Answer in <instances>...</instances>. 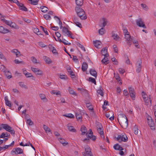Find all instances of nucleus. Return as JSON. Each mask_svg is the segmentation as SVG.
I'll use <instances>...</instances> for the list:
<instances>
[{"label": "nucleus", "mask_w": 156, "mask_h": 156, "mask_svg": "<svg viewBox=\"0 0 156 156\" xmlns=\"http://www.w3.org/2000/svg\"><path fill=\"white\" fill-rule=\"evenodd\" d=\"M118 121L121 126L126 129L128 127V119L124 114H120L118 116Z\"/></svg>", "instance_id": "obj_1"}, {"label": "nucleus", "mask_w": 156, "mask_h": 156, "mask_svg": "<svg viewBox=\"0 0 156 156\" xmlns=\"http://www.w3.org/2000/svg\"><path fill=\"white\" fill-rule=\"evenodd\" d=\"M80 6H76L75 8V10L77 14V15L80 18L83 20H85L87 19V17L85 15V12Z\"/></svg>", "instance_id": "obj_2"}, {"label": "nucleus", "mask_w": 156, "mask_h": 156, "mask_svg": "<svg viewBox=\"0 0 156 156\" xmlns=\"http://www.w3.org/2000/svg\"><path fill=\"white\" fill-rule=\"evenodd\" d=\"M115 138L119 143H121L122 141L126 142L128 140L127 137L126 135H118L117 137H115Z\"/></svg>", "instance_id": "obj_3"}, {"label": "nucleus", "mask_w": 156, "mask_h": 156, "mask_svg": "<svg viewBox=\"0 0 156 156\" xmlns=\"http://www.w3.org/2000/svg\"><path fill=\"white\" fill-rule=\"evenodd\" d=\"M85 151L82 152L83 156H93L91 152V150L90 147H87L85 148Z\"/></svg>", "instance_id": "obj_4"}, {"label": "nucleus", "mask_w": 156, "mask_h": 156, "mask_svg": "<svg viewBox=\"0 0 156 156\" xmlns=\"http://www.w3.org/2000/svg\"><path fill=\"white\" fill-rule=\"evenodd\" d=\"M23 153V150L20 148L16 147L14 148L11 151V153L12 155H14V153L15 154H22Z\"/></svg>", "instance_id": "obj_5"}, {"label": "nucleus", "mask_w": 156, "mask_h": 156, "mask_svg": "<svg viewBox=\"0 0 156 156\" xmlns=\"http://www.w3.org/2000/svg\"><path fill=\"white\" fill-rule=\"evenodd\" d=\"M86 135L87 137L89 138L93 141H95L96 139V136H95L93 135V132L91 129H89L88 133L87 132L86 133Z\"/></svg>", "instance_id": "obj_6"}, {"label": "nucleus", "mask_w": 156, "mask_h": 156, "mask_svg": "<svg viewBox=\"0 0 156 156\" xmlns=\"http://www.w3.org/2000/svg\"><path fill=\"white\" fill-rule=\"evenodd\" d=\"M136 24L139 27H143L144 28L146 29V27L145 25L144 22L143 21L142 19L141 18H139L137 19L136 20Z\"/></svg>", "instance_id": "obj_7"}, {"label": "nucleus", "mask_w": 156, "mask_h": 156, "mask_svg": "<svg viewBox=\"0 0 156 156\" xmlns=\"http://www.w3.org/2000/svg\"><path fill=\"white\" fill-rule=\"evenodd\" d=\"M128 90L130 97L133 100H135V93L134 89L132 87H129L128 88Z\"/></svg>", "instance_id": "obj_8"}, {"label": "nucleus", "mask_w": 156, "mask_h": 156, "mask_svg": "<svg viewBox=\"0 0 156 156\" xmlns=\"http://www.w3.org/2000/svg\"><path fill=\"white\" fill-rule=\"evenodd\" d=\"M125 38L126 39V41L127 43L129 46L131 45V43L133 41V38L131 37L129 33L124 34Z\"/></svg>", "instance_id": "obj_9"}, {"label": "nucleus", "mask_w": 156, "mask_h": 156, "mask_svg": "<svg viewBox=\"0 0 156 156\" xmlns=\"http://www.w3.org/2000/svg\"><path fill=\"white\" fill-rule=\"evenodd\" d=\"M142 62L141 59L137 61L136 64V71L137 73H139L141 70Z\"/></svg>", "instance_id": "obj_10"}, {"label": "nucleus", "mask_w": 156, "mask_h": 156, "mask_svg": "<svg viewBox=\"0 0 156 156\" xmlns=\"http://www.w3.org/2000/svg\"><path fill=\"white\" fill-rule=\"evenodd\" d=\"M97 128H98V131L99 133L101 135V137L103 136V138H104V132L103 129H102V126L101 124L98 123L97 125Z\"/></svg>", "instance_id": "obj_11"}, {"label": "nucleus", "mask_w": 156, "mask_h": 156, "mask_svg": "<svg viewBox=\"0 0 156 156\" xmlns=\"http://www.w3.org/2000/svg\"><path fill=\"white\" fill-rule=\"evenodd\" d=\"M147 120L148 124L149 126L150 127H154V123L151 117L150 116L148 117L147 118Z\"/></svg>", "instance_id": "obj_12"}, {"label": "nucleus", "mask_w": 156, "mask_h": 156, "mask_svg": "<svg viewBox=\"0 0 156 156\" xmlns=\"http://www.w3.org/2000/svg\"><path fill=\"white\" fill-rule=\"evenodd\" d=\"M107 48L105 47L103 48L101 51V53L103 55H104L105 57H107L108 56V54L107 53Z\"/></svg>", "instance_id": "obj_13"}, {"label": "nucleus", "mask_w": 156, "mask_h": 156, "mask_svg": "<svg viewBox=\"0 0 156 156\" xmlns=\"http://www.w3.org/2000/svg\"><path fill=\"white\" fill-rule=\"evenodd\" d=\"M49 48L50 50H51L52 53L55 55H58V53L57 51L55 49L54 47H53L51 45H49Z\"/></svg>", "instance_id": "obj_14"}, {"label": "nucleus", "mask_w": 156, "mask_h": 156, "mask_svg": "<svg viewBox=\"0 0 156 156\" xmlns=\"http://www.w3.org/2000/svg\"><path fill=\"white\" fill-rule=\"evenodd\" d=\"M114 148L116 150L122 151L124 149L119 145L118 144H115L113 146Z\"/></svg>", "instance_id": "obj_15"}, {"label": "nucleus", "mask_w": 156, "mask_h": 156, "mask_svg": "<svg viewBox=\"0 0 156 156\" xmlns=\"http://www.w3.org/2000/svg\"><path fill=\"white\" fill-rule=\"evenodd\" d=\"M90 73L94 77L96 78L97 76V73L96 70L93 69H90L89 70Z\"/></svg>", "instance_id": "obj_16"}, {"label": "nucleus", "mask_w": 156, "mask_h": 156, "mask_svg": "<svg viewBox=\"0 0 156 156\" xmlns=\"http://www.w3.org/2000/svg\"><path fill=\"white\" fill-rule=\"evenodd\" d=\"M9 32V30L4 28L2 26L0 27V32L3 34H6Z\"/></svg>", "instance_id": "obj_17"}, {"label": "nucleus", "mask_w": 156, "mask_h": 156, "mask_svg": "<svg viewBox=\"0 0 156 156\" xmlns=\"http://www.w3.org/2000/svg\"><path fill=\"white\" fill-rule=\"evenodd\" d=\"M4 69H2V70L3 72L5 73V75L7 76V78L8 79H10L12 77V76L11 75L9 71H7L5 70V68L4 67Z\"/></svg>", "instance_id": "obj_18"}, {"label": "nucleus", "mask_w": 156, "mask_h": 156, "mask_svg": "<svg viewBox=\"0 0 156 156\" xmlns=\"http://www.w3.org/2000/svg\"><path fill=\"white\" fill-rule=\"evenodd\" d=\"M80 130L82 132V135H84L85 134H86V133L87 132V128L84 125H82L81 126Z\"/></svg>", "instance_id": "obj_19"}, {"label": "nucleus", "mask_w": 156, "mask_h": 156, "mask_svg": "<svg viewBox=\"0 0 156 156\" xmlns=\"http://www.w3.org/2000/svg\"><path fill=\"white\" fill-rule=\"evenodd\" d=\"M58 140L60 143L62 144L63 146H65L68 144V143L65 140L62 138H58Z\"/></svg>", "instance_id": "obj_20"}, {"label": "nucleus", "mask_w": 156, "mask_h": 156, "mask_svg": "<svg viewBox=\"0 0 156 156\" xmlns=\"http://www.w3.org/2000/svg\"><path fill=\"white\" fill-rule=\"evenodd\" d=\"M70 124H68L67 126L69 130L72 132H76V130L74 128V127L73 126H70Z\"/></svg>", "instance_id": "obj_21"}, {"label": "nucleus", "mask_w": 156, "mask_h": 156, "mask_svg": "<svg viewBox=\"0 0 156 156\" xmlns=\"http://www.w3.org/2000/svg\"><path fill=\"white\" fill-rule=\"evenodd\" d=\"M88 67V65L87 63L85 62H84L83 63L82 66V69L83 72H85L87 70Z\"/></svg>", "instance_id": "obj_22"}, {"label": "nucleus", "mask_w": 156, "mask_h": 156, "mask_svg": "<svg viewBox=\"0 0 156 156\" xmlns=\"http://www.w3.org/2000/svg\"><path fill=\"white\" fill-rule=\"evenodd\" d=\"M19 8L20 9L22 10L25 11H28L27 9L24 6V5L23 3L20 4V5H19Z\"/></svg>", "instance_id": "obj_23"}, {"label": "nucleus", "mask_w": 156, "mask_h": 156, "mask_svg": "<svg viewBox=\"0 0 156 156\" xmlns=\"http://www.w3.org/2000/svg\"><path fill=\"white\" fill-rule=\"evenodd\" d=\"M43 59L47 64H50L51 62V61L50 58L46 56H44Z\"/></svg>", "instance_id": "obj_24"}, {"label": "nucleus", "mask_w": 156, "mask_h": 156, "mask_svg": "<svg viewBox=\"0 0 156 156\" xmlns=\"http://www.w3.org/2000/svg\"><path fill=\"white\" fill-rule=\"evenodd\" d=\"M76 3L77 6H81L83 4V0H76Z\"/></svg>", "instance_id": "obj_25"}, {"label": "nucleus", "mask_w": 156, "mask_h": 156, "mask_svg": "<svg viewBox=\"0 0 156 156\" xmlns=\"http://www.w3.org/2000/svg\"><path fill=\"white\" fill-rule=\"evenodd\" d=\"M6 105L9 107H11V102L8 100V97L6 96L5 98Z\"/></svg>", "instance_id": "obj_26"}, {"label": "nucleus", "mask_w": 156, "mask_h": 156, "mask_svg": "<svg viewBox=\"0 0 156 156\" xmlns=\"http://www.w3.org/2000/svg\"><path fill=\"white\" fill-rule=\"evenodd\" d=\"M101 42L99 41H93V44L94 46L98 48V46L101 45Z\"/></svg>", "instance_id": "obj_27"}, {"label": "nucleus", "mask_w": 156, "mask_h": 156, "mask_svg": "<svg viewBox=\"0 0 156 156\" xmlns=\"http://www.w3.org/2000/svg\"><path fill=\"white\" fill-rule=\"evenodd\" d=\"M10 27H11L14 28L15 29H18L19 28V26L17 25L15 23L11 22Z\"/></svg>", "instance_id": "obj_28"}, {"label": "nucleus", "mask_w": 156, "mask_h": 156, "mask_svg": "<svg viewBox=\"0 0 156 156\" xmlns=\"http://www.w3.org/2000/svg\"><path fill=\"white\" fill-rule=\"evenodd\" d=\"M40 9H41V11L43 12H45L48 11V8L45 6H41L40 7Z\"/></svg>", "instance_id": "obj_29"}, {"label": "nucleus", "mask_w": 156, "mask_h": 156, "mask_svg": "<svg viewBox=\"0 0 156 156\" xmlns=\"http://www.w3.org/2000/svg\"><path fill=\"white\" fill-rule=\"evenodd\" d=\"M62 32L64 33L65 34H66L68 33H71V32L68 29L65 27H63L62 30Z\"/></svg>", "instance_id": "obj_30"}, {"label": "nucleus", "mask_w": 156, "mask_h": 156, "mask_svg": "<svg viewBox=\"0 0 156 156\" xmlns=\"http://www.w3.org/2000/svg\"><path fill=\"white\" fill-rule=\"evenodd\" d=\"M142 94H142V95L143 97V98L144 99V101H145L146 103L145 104L146 105H148V102L147 101V98L146 97V96L147 95H146L144 93V91L142 92Z\"/></svg>", "instance_id": "obj_31"}, {"label": "nucleus", "mask_w": 156, "mask_h": 156, "mask_svg": "<svg viewBox=\"0 0 156 156\" xmlns=\"http://www.w3.org/2000/svg\"><path fill=\"white\" fill-rule=\"evenodd\" d=\"M88 80L89 82H90L95 85L96 84V80L94 78H93L92 77H89L88 78Z\"/></svg>", "instance_id": "obj_32"}, {"label": "nucleus", "mask_w": 156, "mask_h": 156, "mask_svg": "<svg viewBox=\"0 0 156 156\" xmlns=\"http://www.w3.org/2000/svg\"><path fill=\"white\" fill-rule=\"evenodd\" d=\"M133 131L134 134L137 135L138 133V129L137 126L135 125L133 129Z\"/></svg>", "instance_id": "obj_33"}, {"label": "nucleus", "mask_w": 156, "mask_h": 156, "mask_svg": "<svg viewBox=\"0 0 156 156\" xmlns=\"http://www.w3.org/2000/svg\"><path fill=\"white\" fill-rule=\"evenodd\" d=\"M112 37H113L114 40L116 41H118L119 38V37L117 34H115L114 33H112Z\"/></svg>", "instance_id": "obj_34"}, {"label": "nucleus", "mask_w": 156, "mask_h": 156, "mask_svg": "<svg viewBox=\"0 0 156 156\" xmlns=\"http://www.w3.org/2000/svg\"><path fill=\"white\" fill-rule=\"evenodd\" d=\"M76 118L78 120L80 121H82V115L81 114L78 113H76Z\"/></svg>", "instance_id": "obj_35"}, {"label": "nucleus", "mask_w": 156, "mask_h": 156, "mask_svg": "<svg viewBox=\"0 0 156 156\" xmlns=\"http://www.w3.org/2000/svg\"><path fill=\"white\" fill-rule=\"evenodd\" d=\"M29 1L31 2L30 3L32 5H36L37 4L39 0H28Z\"/></svg>", "instance_id": "obj_36"}, {"label": "nucleus", "mask_w": 156, "mask_h": 156, "mask_svg": "<svg viewBox=\"0 0 156 156\" xmlns=\"http://www.w3.org/2000/svg\"><path fill=\"white\" fill-rule=\"evenodd\" d=\"M43 128L46 132H50L51 131L50 129L44 124L43 125Z\"/></svg>", "instance_id": "obj_37"}, {"label": "nucleus", "mask_w": 156, "mask_h": 156, "mask_svg": "<svg viewBox=\"0 0 156 156\" xmlns=\"http://www.w3.org/2000/svg\"><path fill=\"white\" fill-rule=\"evenodd\" d=\"M106 57H104L103 59L101 60V62L104 64L106 65L109 63V61L105 58Z\"/></svg>", "instance_id": "obj_38"}, {"label": "nucleus", "mask_w": 156, "mask_h": 156, "mask_svg": "<svg viewBox=\"0 0 156 156\" xmlns=\"http://www.w3.org/2000/svg\"><path fill=\"white\" fill-rule=\"evenodd\" d=\"M1 20L3 22L5 23L6 24L10 26L11 23V21H9L5 20V19H1Z\"/></svg>", "instance_id": "obj_39"}, {"label": "nucleus", "mask_w": 156, "mask_h": 156, "mask_svg": "<svg viewBox=\"0 0 156 156\" xmlns=\"http://www.w3.org/2000/svg\"><path fill=\"white\" fill-rule=\"evenodd\" d=\"M76 44L78 46L80 47L82 50H83L84 51H86L85 48L82 44H81L80 43H79V42H77L76 43Z\"/></svg>", "instance_id": "obj_40"}, {"label": "nucleus", "mask_w": 156, "mask_h": 156, "mask_svg": "<svg viewBox=\"0 0 156 156\" xmlns=\"http://www.w3.org/2000/svg\"><path fill=\"white\" fill-rule=\"evenodd\" d=\"M64 116L70 118H72L74 117V115L72 114L69 113L65 114L63 115Z\"/></svg>", "instance_id": "obj_41"}, {"label": "nucleus", "mask_w": 156, "mask_h": 156, "mask_svg": "<svg viewBox=\"0 0 156 156\" xmlns=\"http://www.w3.org/2000/svg\"><path fill=\"white\" fill-rule=\"evenodd\" d=\"M69 93L71 94L76 95V93L74 92V91L71 88H70V87H69Z\"/></svg>", "instance_id": "obj_42"}, {"label": "nucleus", "mask_w": 156, "mask_h": 156, "mask_svg": "<svg viewBox=\"0 0 156 156\" xmlns=\"http://www.w3.org/2000/svg\"><path fill=\"white\" fill-rule=\"evenodd\" d=\"M101 88L103 89L102 87H100V90H98L97 92L98 94H100L101 96H103L104 94L102 90H101Z\"/></svg>", "instance_id": "obj_43"}, {"label": "nucleus", "mask_w": 156, "mask_h": 156, "mask_svg": "<svg viewBox=\"0 0 156 156\" xmlns=\"http://www.w3.org/2000/svg\"><path fill=\"white\" fill-rule=\"evenodd\" d=\"M19 84L20 86L22 88H24L26 89L27 88V86L24 84V83L23 82H20Z\"/></svg>", "instance_id": "obj_44"}, {"label": "nucleus", "mask_w": 156, "mask_h": 156, "mask_svg": "<svg viewBox=\"0 0 156 156\" xmlns=\"http://www.w3.org/2000/svg\"><path fill=\"white\" fill-rule=\"evenodd\" d=\"M51 93L52 94H56V95H58L60 94V92L58 91L57 92L55 90H52L51 91Z\"/></svg>", "instance_id": "obj_45"}, {"label": "nucleus", "mask_w": 156, "mask_h": 156, "mask_svg": "<svg viewBox=\"0 0 156 156\" xmlns=\"http://www.w3.org/2000/svg\"><path fill=\"white\" fill-rule=\"evenodd\" d=\"M69 73L70 75V76L72 79H73L75 78L76 76L73 71H71Z\"/></svg>", "instance_id": "obj_46"}, {"label": "nucleus", "mask_w": 156, "mask_h": 156, "mask_svg": "<svg viewBox=\"0 0 156 156\" xmlns=\"http://www.w3.org/2000/svg\"><path fill=\"white\" fill-rule=\"evenodd\" d=\"M27 123L29 125H32L33 124V122L30 119L27 120Z\"/></svg>", "instance_id": "obj_47"}, {"label": "nucleus", "mask_w": 156, "mask_h": 156, "mask_svg": "<svg viewBox=\"0 0 156 156\" xmlns=\"http://www.w3.org/2000/svg\"><path fill=\"white\" fill-rule=\"evenodd\" d=\"M9 1L11 2L16 3V4H17V5L18 6V7L19 6V5H20V4H22V3H20L17 0H16V2H14L12 0H9Z\"/></svg>", "instance_id": "obj_48"}, {"label": "nucleus", "mask_w": 156, "mask_h": 156, "mask_svg": "<svg viewBox=\"0 0 156 156\" xmlns=\"http://www.w3.org/2000/svg\"><path fill=\"white\" fill-rule=\"evenodd\" d=\"M105 29L104 28H102L98 30V32L99 34L103 35L104 33Z\"/></svg>", "instance_id": "obj_49"}, {"label": "nucleus", "mask_w": 156, "mask_h": 156, "mask_svg": "<svg viewBox=\"0 0 156 156\" xmlns=\"http://www.w3.org/2000/svg\"><path fill=\"white\" fill-rule=\"evenodd\" d=\"M35 74L36 75H41L43 74V72L38 69Z\"/></svg>", "instance_id": "obj_50"}, {"label": "nucleus", "mask_w": 156, "mask_h": 156, "mask_svg": "<svg viewBox=\"0 0 156 156\" xmlns=\"http://www.w3.org/2000/svg\"><path fill=\"white\" fill-rule=\"evenodd\" d=\"M39 96L41 99H45L46 101H47V100L46 98L45 95L44 94H40Z\"/></svg>", "instance_id": "obj_51"}, {"label": "nucleus", "mask_w": 156, "mask_h": 156, "mask_svg": "<svg viewBox=\"0 0 156 156\" xmlns=\"http://www.w3.org/2000/svg\"><path fill=\"white\" fill-rule=\"evenodd\" d=\"M31 60L34 63L37 64V59L34 56L31 57Z\"/></svg>", "instance_id": "obj_52"}, {"label": "nucleus", "mask_w": 156, "mask_h": 156, "mask_svg": "<svg viewBox=\"0 0 156 156\" xmlns=\"http://www.w3.org/2000/svg\"><path fill=\"white\" fill-rule=\"evenodd\" d=\"M44 17L46 20H50L51 19V16L48 14H45L44 15Z\"/></svg>", "instance_id": "obj_53"}, {"label": "nucleus", "mask_w": 156, "mask_h": 156, "mask_svg": "<svg viewBox=\"0 0 156 156\" xmlns=\"http://www.w3.org/2000/svg\"><path fill=\"white\" fill-rule=\"evenodd\" d=\"M141 6L144 10H147L148 7L145 4L142 3L141 4Z\"/></svg>", "instance_id": "obj_54"}, {"label": "nucleus", "mask_w": 156, "mask_h": 156, "mask_svg": "<svg viewBox=\"0 0 156 156\" xmlns=\"http://www.w3.org/2000/svg\"><path fill=\"white\" fill-rule=\"evenodd\" d=\"M41 28L42 30L44 32V33L46 34V35H48V31L46 30V29L44 27L42 26H41Z\"/></svg>", "instance_id": "obj_55"}, {"label": "nucleus", "mask_w": 156, "mask_h": 156, "mask_svg": "<svg viewBox=\"0 0 156 156\" xmlns=\"http://www.w3.org/2000/svg\"><path fill=\"white\" fill-rule=\"evenodd\" d=\"M90 139L89 138L87 137V138H85L83 140V141L86 143H88L90 141Z\"/></svg>", "instance_id": "obj_56"}, {"label": "nucleus", "mask_w": 156, "mask_h": 156, "mask_svg": "<svg viewBox=\"0 0 156 156\" xmlns=\"http://www.w3.org/2000/svg\"><path fill=\"white\" fill-rule=\"evenodd\" d=\"M119 73L122 74H123L125 72L124 69L122 68H120L119 69Z\"/></svg>", "instance_id": "obj_57"}, {"label": "nucleus", "mask_w": 156, "mask_h": 156, "mask_svg": "<svg viewBox=\"0 0 156 156\" xmlns=\"http://www.w3.org/2000/svg\"><path fill=\"white\" fill-rule=\"evenodd\" d=\"M12 52L14 53L15 54L17 53H18V54H20V52L19 51H18L17 49H14L13 50Z\"/></svg>", "instance_id": "obj_58"}, {"label": "nucleus", "mask_w": 156, "mask_h": 156, "mask_svg": "<svg viewBox=\"0 0 156 156\" xmlns=\"http://www.w3.org/2000/svg\"><path fill=\"white\" fill-rule=\"evenodd\" d=\"M113 48H114V51L116 53H118V48L116 45H114L113 46Z\"/></svg>", "instance_id": "obj_59"}, {"label": "nucleus", "mask_w": 156, "mask_h": 156, "mask_svg": "<svg viewBox=\"0 0 156 156\" xmlns=\"http://www.w3.org/2000/svg\"><path fill=\"white\" fill-rule=\"evenodd\" d=\"M132 41L133 42V43L134 44L136 47H137L138 46L139 44L138 41H137L133 40V41Z\"/></svg>", "instance_id": "obj_60"}, {"label": "nucleus", "mask_w": 156, "mask_h": 156, "mask_svg": "<svg viewBox=\"0 0 156 156\" xmlns=\"http://www.w3.org/2000/svg\"><path fill=\"white\" fill-rule=\"evenodd\" d=\"M103 27H105L107 24V21L105 19V18H103Z\"/></svg>", "instance_id": "obj_61"}, {"label": "nucleus", "mask_w": 156, "mask_h": 156, "mask_svg": "<svg viewBox=\"0 0 156 156\" xmlns=\"http://www.w3.org/2000/svg\"><path fill=\"white\" fill-rule=\"evenodd\" d=\"M75 23L76 25L79 27L81 28L82 27V26L80 23L79 22H76V23Z\"/></svg>", "instance_id": "obj_62"}, {"label": "nucleus", "mask_w": 156, "mask_h": 156, "mask_svg": "<svg viewBox=\"0 0 156 156\" xmlns=\"http://www.w3.org/2000/svg\"><path fill=\"white\" fill-rule=\"evenodd\" d=\"M25 76L27 77H30L32 76L33 77V78L34 77L32 76V74L31 73H28L25 75Z\"/></svg>", "instance_id": "obj_63"}, {"label": "nucleus", "mask_w": 156, "mask_h": 156, "mask_svg": "<svg viewBox=\"0 0 156 156\" xmlns=\"http://www.w3.org/2000/svg\"><path fill=\"white\" fill-rule=\"evenodd\" d=\"M73 21L74 23H76V22H78V18L75 16H74L73 19Z\"/></svg>", "instance_id": "obj_64"}]
</instances>
